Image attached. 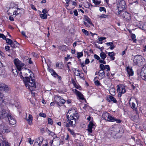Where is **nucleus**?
Returning <instances> with one entry per match:
<instances>
[{
	"label": "nucleus",
	"mask_w": 146,
	"mask_h": 146,
	"mask_svg": "<svg viewBox=\"0 0 146 146\" xmlns=\"http://www.w3.org/2000/svg\"><path fill=\"white\" fill-rule=\"evenodd\" d=\"M54 99L56 104L58 107L62 106L66 102V100L63 99L62 97L58 95L54 96Z\"/></svg>",
	"instance_id": "obj_4"
},
{
	"label": "nucleus",
	"mask_w": 146,
	"mask_h": 146,
	"mask_svg": "<svg viewBox=\"0 0 146 146\" xmlns=\"http://www.w3.org/2000/svg\"><path fill=\"white\" fill-rule=\"evenodd\" d=\"M106 38L105 37H100L98 38L99 41H102L106 39Z\"/></svg>",
	"instance_id": "obj_56"
},
{
	"label": "nucleus",
	"mask_w": 146,
	"mask_h": 146,
	"mask_svg": "<svg viewBox=\"0 0 146 146\" xmlns=\"http://www.w3.org/2000/svg\"><path fill=\"white\" fill-rule=\"evenodd\" d=\"M40 16L43 19H46L47 18V16L45 14H41L40 15Z\"/></svg>",
	"instance_id": "obj_43"
},
{
	"label": "nucleus",
	"mask_w": 146,
	"mask_h": 146,
	"mask_svg": "<svg viewBox=\"0 0 146 146\" xmlns=\"http://www.w3.org/2000/svg\"><path fill=\"white\" fill-rule=\"evenodd\" d=\"M100 56L102 60H104L107 57V55L104 52H102L100 54Z\"/></svg>",
	"instance_id": "obj_29"
},
{
	"label": "nucleus",
	"mask_w": 146,
	"mask_h": 146,
	"mask_svg": "<svg viewBox=\"0 0 146 146\" xmlns=\"http://www.w3.org/2000/svg\"><path fill=\"white\" fill-rule=\"evenodd\" d=\"M93 2L96 5H98L101 3L100 1H98V0H92Z\"/></svg>",
	"instance_id": "obj_39"
},
{
	"label": "nucleus",
	"mask_w": 146,
	"mask_h": 146,
	"mask_svg": "<svg viewBox=\"0 0 146 146\" xmlns=\"http://www.w3.org/2000/svg\"><path fill=\"white\" fill-rule=\"evenodd\" d=\"M21 9L19 8H17L14 10V11L13 12V15H17L21 13L20 11Z\"/></svg>",
	"instance_id": "obj_28"
},
{
	"label": "nucleus",
	"mask_w": 146,
	"mask_h": 146,
	"mask_svg": "<svg viewBox=\"0 0 146 146\" xmlns=\"http://www.w3.org/2000/svg\"><path fill=\"white\" fill-rule=\"evenodd\" d=\"M48 123L50 125H52L53 124V121L52 119L50 118H48Z\"/></svg>",
	"instance_id": "obj_50"
},
{
	"label": "nucleus",
	"mask_w": 146,
	"mask_h": 146,
	"mask_svg": "<svg viewBox=\"0 0 146 146\" xmlns=\"http://www.w3.org/2000/svg\"><path fill=\"white\" fill-rule=\"evenodd\" d=\"M126 70L129 76H132L133 75L134 72L133 71L132 67L129 66H127L126 68Z\"/></svg>",
	"instance_id": "obj_19"
},
{
	"label": "nucleus",
	"mask_w": 146,
	"mask_h": 146,
	"mask_svg": "<svg viewBox=\"0 0 146 146\" xmlns=\"http://www.w3.org/2000/svg\"><path fill=\"white\" fill-rule=\"evenodd\" d=\"M82 68L84 72L85 73H86L87 72V67L86 66H85L84 67H82Z\"/></svg>",
	"instance_id": "obj_54"
},
{
	"label": "nucleus",
	"mask_w": 146,
	"mask_h": 146,
	"mask_svg": "<svg viewBox=\"0 0 146 146\" xmlns=\"http://www.w3.org/2000/svg\"><path fill=\"white\" fill-rule=\"evenodd\" d=\"M108 15L105 14H102L101 15H98V17L100 19L106 18L108 17Z\"/></svg>",
	"instance_id": "obj_35"
},
{
	"label": "nucleus",
	"mask_w": 146,
	"mask_h": 146,
	"mask_svg": "<svg viewBox=\"0 0 146 146\" xmlns=\"http://www.w3.org/2000/svg\"><path fill=\"white\" fill-rule=\"evenodd\" d=\"M74 71H74V73L77 76H80V73L79 72H80V71L79 70H76V69H75L74 70Z\"/></svg>",
	"instance_id": "obj_42"
},
{
	"label": "nucleus",
	"mask_w": 146,
	"mask_h": 146,
	"mask_svg": "<svg viewBox=\"0 0 146 146\" xmlns=\"http://www.w3.org/2000/svg\"><path fill=\"white\" fill-rule=\"evenodd\" d=\"M111 131L110 133L111 135L112 136L114 137L116 136L117 133L114 131H112L111 130H110Z\"/></svg>",
	"instance_id": "obj_36"
},
{
	"label": "nucleus",
	"mask_w": 146,
	"mask_h": 146,
	"mask_svg": "<svg viewBox=\"0 0 146 146\" xmlns=\"http://www.w3.org/2000/svg\"><path fill=\"white\" fill-rule=\"evenodd\" d=\"M117 91L119 93L118 95V97H120L122 96V94L125 93L126 92L125 89V87L123 85H117Z\"/></svg>",
	"instance_id": "obj_6"
},
{
	"label": "nucleus",
	"mask_w": 146,
	"mask_h": 146,
	"mask_svg": "<svg viewBox=\"0 0 146 146\" xmlns=\"http://www.w3.org/2000/svg\"><path fill=\"white\" fill-rule=\"evenodd\" d=\"M99 10L100 11H106L105 8L104 7H100V8Z\"/></svg>",
	"instance_id": "obj_60"
},
{
	"label": "nucleus",
	"mask_w": 146,
	"mask_h": 146,
	"mask_svg": "<svg viewBox=\"0 0 146 146\" xmlns=\"http://www.w3.org/2000/svg\"><path fill=\"white\" fill-rule=\"evenodd\" d=\"M110 129L112 131L115 130L117 133L120 132L123 133V131L121 126L117 125H113L112 127L110 128Z\"/></svg>",
	"instance_id": "obj_8"
},
{
	"label": "nucleus",
	"mask_w": 146,
	"mask_h": 146,
	"mask_svg": "<svg viewBox=\"0 0 146 146\" xmlns=\"http://www.w3.org/2000/svg\"><path fill=\"white\" fill-rule=\"evenodd\" d=\"M34 140H32L30 138H29L28 139V142L31 145H32L33 143Z\"/></svg>",
	"instance_id": "obj_51"
},
{
	"label": "nucleus",
	"mask_w": 146,
	"mask_h": 146,
	"mask_svg": "<svg viewBox=\"0 0 146 146\" xmlns=\"http://www.w3.org/2000/svg\"><path fill=\"white\" fill-rule=\"evenodd\" d=\"M140 73H142V74H146V66L144 67L142 69Z\"/></svg>",
	"instance_id": "obj_38"
},
{
	"label": "nucleus",
	"mask_w": 146,
	"mask_h": 146,
	"mask_svg": "<svg viewBox=\"0 0 146 146\" xmlns=\"http://www.w3.org/2000/svg\"><path fill=\"white\" fill-rule=\"evenodd\" d=\"M98 73V78L99 80H102L105 76V73L104 71H101V70H100Z\"/></svg>",
	"instance_id": "obj_20"
},
{
	"label": "nucleus",
	"mask_w": 146,
	"mask_h": 146,
	"mask_svg": "<svg viewBox=\"0 0 146 146\" xmlns=\"http://www.w3.org/2000/svg\"><path fill=\"white\" fill-rule=\"evenodd\" d=\"M20 72L26 87L30 90H33V87H36L34 80L32 78L31 74H33V73L30 70L26 68H23Z\"/></svg>",
	"instance_id": "obj_1"
},
{
	"label": "nucleus",
	"mask_w": 146,
	"mask_h": 146,
	"mask_svg": "<svg viewBox=\"0 0 146 146\" xmlns=\"http://www.w3.org/2000/svg\"><path fill=\"white\" fill-rule=\"evenodd\" d=\"M8 113L3 108H1L0 110V119L1 118H4L7 115Z\"/></svg>",
	"instance_id": "obj_14"
},
{
	"label": "nucleus",
	"mask_w": 146,
	"mask_h": 146,
	"mask_svg": "<svg viewBox=\"0 0 146 146\" xmlns=\"http://www.w3.org/2000/svg\"><path fill=\"white\" fill-rule=\"evenodd\" d=\"M58 48L62 51H65L66 50L67 46L65 45L58 46Z\"/></svg>",
	"instance_id": "obj_24"
},
{
	"label": "nucleus",
	"mask_w": 146,
	"mask_h": 146,
	"mask_svg": "<svg viewBox=\"0 0 146 146\" xmlns=\"http://www.w3.org/2000/svg\"><path fill=\"white\" fill-rule=\"evenodd\" d=\"M8 118L9 122L10 124L14 125L16 123V121L15 119L12 117L11 115L8 113L7 115L6 116Z\"/></svg>",
	"instance_id": "obj_17"
},
{
	"label": "nucleus",
	"mask_w": 146,
	"mask_h": 146,
	"mask_svg": "<svg viewBox=\"0 0 146 146\" xmlns=\"http://www.w3.org/2000/svg\"><path fill=\"white\" fill-rule=\"evenodd\" d=\"M100 63H102L104 64H106V62L104 60H100Z\"/></svg>",
	"instance_id": "obj_61"
},
{
	"label": "nucleus",
	"mask_w": 146,
	"mask_h": 146,
	"mask_svg": "<svg viewBox=\"0 0 146 146\" xmlns=\"http://www.w3.org/2000/svg\"><path fill=\"white\" fill-rule=\"evenodd\" d=\"M90 62L88 58H86L85 61V64H88Z\"/></svg>",
	"instance_id": "obj_63"
},
{
	"label": "nucleus",
	"mask_w": 146,
	"mask_h": 146,
	"mask_svg": "<svg viewBox=\"0 0 146 146\" xmlns=\"http://www.w3.org/2000/svg\"><path fill=\"white\" fill-rule=\"evenodd\" d=\"M131 38L134 42L135 43L136 42L137 40L135 38V35L134 34H131Z\"/></svg>",
	"instance_id": "obj_32"
},
{
	"label": "nucleus",
	"mask_w": 146,
	"mask_h": 146,
	"mask_svg": "<svg viewBox=\"0 0 146 146\" xmlns=\"http://www.w3.org/2000/svg\"><path fill=\"white\" fill-rule=\"evenodd\" d=\"M83 54L82 52H78L77 53V57L78 59L83 56Z\"/></svg>",
	"instance_id": "obj_34"
},
{
	"label": "nucleus",
	"mask_w": 146,
	"mask_h": 146,
	"mask_svg": "<svg viewBox=\"0 0 146 146\" xmlns=\"http://www.w3.org/2000/svg\"><path fill=\"white\" fill-rule=\"evenodd\" d=\"M13 42V44H15L16 47H17L19 45V43L16 41H14Z\"/></svg>",
	"instance_id": "obj_64"
},
{
	"label": "nucleus",
	"mask_w": 146,
	"mask_h": 146,
	"mask_svg": "<svg viewBox=\"0 0 146 146\" xmlns=\"http://www.w3.org/2000/svg\"><path fill=\"white\" fill-rule=\"evenodd\" d=\"M66 115L68 123L66 124L65 126L67 127L75 126L76 121L79 117L77 111L74 109H72L68 111Z\"/></svg>",
	"instance_id": "obj_2"
},
{
	"label": "nucleus",
	"mask_w": 146,
	"mask_h": 146,
	"mask_svg": "<svg viewBox=\"0 0 146 146\" xmlns=\"http://www.w3.org/2000/svg\"><path fill=\"white\" fill-rule=\"evenodd\" d=\"M95 126L94 124L92 121H90L88 125L87 130L89 133H91L92 131V129L94 128Z\"/></svg>",
	"instance_id": "obj_16"
},
{
	"label": "nucleus",
	"mask_w": 146,
	"mask_h": 146,
	"mask_svg": "<svg viewBox=\"0 0 146 146\" xmlns=\"http://www.w3.org/2000/svg\"><path fill=\"white\" fill-rule=\"evenodd\" d=\"M68 131L70 132V133L74 136H75V133L74 132V131L73 130H71L69 128H68L67 129Z\"/></svg>",
	"instance_id": "obj_40"
},
{
	"label": "nucleus",
	"mask_w": 146,
	"mask_h": 146,
	"mask_svg": "<svg viewBox=\"0 0 146 146\" xmlns=\"http://www.w3.org/2000/svg\"><path fill=\"white\" fill-rule=\"evenodd\" d=\"M14 63L18 70L20 71L22 69V68L25 66V64L22 63L18 59H15L14 60Z\"/></svg>",
	"instance_id": "obj_7"
},
{
	"label": "nucleus",
	"mask_w": 146,
	"mask_h": 146,
	"mask_svg": "<svg viewBox=\"0 0 146 146\" xmlns=\"http://www.w3.org/2000/svg\"><path fill=\"white\" fill-rule=\"evenodd\" d=\"M131 107L132 109L135 110L136 111H137V106L133 102H132L131 106Z\"/></svg>",
	"instance_id": "obj_33"
},
{
	"label": "nucleus",
	"mask_w": 146,
	"mask_h": 146,
	"mask_svg": "<svg viewBox=\"0 0 146 146\" xmlns=\"http://www.w3.org/2000/svg\"><path fill=\"white\" fill-rule=\"evenodd\" d=\"M5 50L7 51H10V47L8 46H5Z\"/></svg>",
	"instance_id": "obj_53"
},
{
	"label": "nucleus",
	"mask_w": 146,
	"mask_h": 146,
	"mask_svg": "<svg viewBox=\"0 0 146 146\" xmlns=\"http://www.w3.org/2000/svg\"><path fill=\"white\" fill-rule=\"evenodd\" d=\"M74 92L79 99L82 100L84 99L83 95L80 92L78 91L77 90L75 89L74 91Z\"/></svg>",
	"instance_id": "obj_18"
},
{
	"label": "nucleus",
	"mask_w": 146,
	"mask_h": 146,
	"mask_svg": "<svg viewBox=\"0 0 146 146\" xmlns=\"http://www.w3.org/2000/svg\"><path fill=\"white\" fill-rule=\"evenodd\" d=\"M71 57H70V55L68 54H67V57H65V60L66 61H68L69 58H71Z\"/></svg>",
	"instance_id": "obj_59"
},
{
	"label": "nucleus",
	"mask_w": 146,
	"mask_h": 146,
	"mask_svg": "<svg viewBox=\"0 0 146 146\" xmlns=\"http://www.w3.org/2000/svg\"><path fill=\"white\" fill-rule=\"evenodd\" d=\"M6 42L8 43L9 44H10L12 43V41L9 38H6Z\"/></svg>",
	"instance_id": "obj_44"
},
{
	"label": "nucleus",
	"mask_w": 146,
	"mask_h": 146,
	"mask_svg": "<svg viewBox=\"0 0 146 146\" xmlns=\"http://www.w3.org/2000/svg\"><path fill=\"white\" fill-rule=\"evenodd\" d=\"M107 100L109 102H112L113 103H117V101L116 100L115 98L111 96H110L108 98Z\"/></svg>",
	"instance_id": "obj_22"
},
{
	"label": "nucleus",
	"mask_w": 146,
	"mask_h": 146,
	"mask_svg": "<svg viewBox=\"0 0 146 146\" xmlns=\"http://www.w3.org/2000/svg\"><path fill=\"white\" fill-rule=\"evenodd\" d=\"M15 4L13 3H11L10 4V7L9 8V9H13L14 10L16 9V7H15L14 6V5Z\"/></svg>",
	"instance_id": "obj_47"
},
{
	"label": "nucleus",
	"mask_w": 146,
	"mask_h": 146,
	"mask_svg": "<svg viewBox=\"0 0 146 146\" xmlns=\"http://www.w3.org/2000/svg\"><path fill=\"white\" fill-rule=\"evenodd\" d=\"M49 71L52 74V75L54 77H56L55 75L56 74V73L52 69L50 68L49 69Z\"/></svg>",
	"instance_id": "obj_37"
},
{
	"label": "nucleus",
	"mask_w": 146,
	"mask_h": 146,
	"mask_svg": "<svg viewBox=\"0 0 146 146\" xmlns=\"http://www.w3.org/2000/svg\"><path fill=\"white\" fill-rule=\"evenodd\" d=\"M115 89L113 87L111 88L109 90L110 94L111 95H113L115 94Z\"/></svg>",
	"instance_id": "obj_26"
},
{
	"label": "nucleus",
	"mask_w": 146,
	"mask_h": 146,
	"mask_svg": "<svg viewBox=\"0 0 146 146\" xmlns=\"http://www.w3.org/2000/svg\"><path fill=\"white\" fill-rule=\"evenodd\" d=\"M31 9H33L35 10L36 11L37 9L35 7V6L33 4H31Z\"/></svg>",
	"instance_id": "obj_62"
},
{
	"label": "nucleus",
	"mask_w": 146,
	"mask_h": 146,
	"mask_svg": "<svg viewBox=\"0 0 146 146\" xmlns=\"http://www.w3.org/2000/svg\"><path fill=\"white\" fill-rule=\"evenodd\" d=\"M99 68L100 69V70H101V71H104V70L106 69V71L108 72V71H110V68L109 65H104L102 64H100Z\"/></svg>",
	"instance_id": "obj_13"
},
{
	"label": "nucleus",
	"mask_w": 146,
	"mask_h": 146,
	"mask_svg": "<svg viewBox=\"0 0 146 146\" xmlns=\"http://www.w3.org/2000/svg\"><path fill=\"white\" fill-rule=\"evenodd\" d=\"M0 37L2 38L4 40L6 39V37L5 35H4L3 34L0 33Z\"/></svg>",
	"instance_id": "obj_52"
},
{
	"label": "nucleus",
	"mask_w": 146,
	"mask_h": 146,
	"mask_svg": "<svg viewBox=\"0 0 146 146\" xmlns=\"http://www.w3.org/2000/svg\"><path fill=\"white\" fill-rule=\"evenodd\" d=\"M123 13L122 17L123 20L127 21H129L131 19L130 14L127 12H123Z\"/></svg>",
	"instance_id": "obj_9"
},
{
	"label": "nucleus",
	"mask_w": 146,
	"mask_h": 146,
	"mask_svg": "<svg viewBox=\"0 0 146 146\" xmlns=\"http://www.w3.org/2000/svg\"><path fill=\"white\" fill-rule=\"evenodd\" d=\"M139 75L142 79L146 82V74H142V73H140Z\"/></svg>",
	"instance_id": "obj_31"
},
{
	"label": "nucleus",
	"mask_w": 146,
	"mask_h": 146,
	"mask_svg": "<svg viewBox=\"0 0 146 146\" xmlns=\"http://www.w3.org/2000/svg\"><path fill=\"white\" fill-rule=\"evenodd\" d=\"M126 5L125 1L124 0H121L117 4V9H118V15L120 14L123 12V10L126 8Z\"/></svg>",
	"instance_id": "obj_3"
},
{
	"label": "nucleus",
	"mask_w": 146,
	"mask_h": 146,
	"mask_svg": "<svg viewBox=\"0 0 146 146\" xmlns=\"http://www.w3.org/2000/svg\"><path fill=\"white\" fill-rule=\"evenodd\" d=\"M82 31L85 34V35H89L88 31L85 29H82Z\"/></svg>",
	"instance_id": "obj_46"
},
{
	"label": "nucleus",
	"mask_w": 146,
	"mask_h": 146,
	"mask_svg": "<svg viewBox=\"0 0 146 146\" xmlns=\"http://www.w3.org/2000/svg\"><path fill=\"white\" fill-rule=\"evenodd\" d=\"M0 140L2 141L0 143V146H10L7 142L4 140L1 134H0Z\"/></svg>",
	"instance_id": "obj_15"
},
{
	"label": "nucleus",
	"mask_w": 146,
	"mask_h": 146,
	"mask_svg": "<svg viewBox=\"0 0 146 146\" xmlns=\"http://www.w3.org/2000/svg\"><path fill=\"white\" fill-rule=\"evenodd\" d=\"M46 131L49 134H50L52 136H53L55 135V134L54 132L50 131L48 129Z\"/></svg>",
	"instance_id": "obj_49"
},
{
	"label": "nucleus",
	"mask_w": 146,
	"mask_h": 146,
	"mask_svg": "<svg viewBox=\"0 0 146 146\" xmlns=\"http://www.w3.org/2000/svg\"><path fill=\"white\" fill-rule=\"evenodd\" d=\"M73 13H74V15L76 16H78V13L76 9H75L74 10L73 12Z\"/></svg>",
	"instance_id": "obj_55"
},
{
	"label": "nucleus",
	"mask_w": 146,
	"mask_h": 146,
	"mask_svg": "<svg viewBox=\"0 0 146 146\" xmlns=\"http://www.w3.org/2000/svg\"><path fill=\"white\" fill-rule=\"evenodd\" d=\"M84 23L85 25L87 27H90L92 24L90 19L87 16H85L84 18Z\"/></svg>",
	"instance_id": "obj_10"
},
{
	"label": "nucleus",
	"mask_w": 146,
	"mask_h": 146,
	"mask_svg": "<svg viewBox=\"0 0 146 146\" xmlns=\"http://www.w3.org/2000/svg\"><path fill=\"white\" fill-rule=\"evenodd\" d=\"M10 88L8 86L4 84H0V91L8 92L10 90Z\"/></svg>",
	"instance_id": "obj_11"
},
{
	"label": "nucleus",
	"mask_w": 146,
	"mask_h": 146,
	"mask_svg": "<svg viewBox=\"0 0 146 146\" xmlns=\"http://www.w3.org/2000/svg\"><path fill=\"white\" fill-rule=\"evenodd\" d=\"M4 101V96L3 94L0 92V103H3Z\"/></svg>",
	"instance_id": "obj_30"
},
{
	"label": "nucleus",
	"mask_w": 146,
	"mask_h": 146,
	"mask_svg": "<svg viewBox=\"0 0 146 146\" xmlns=\"http://www.w3.org/2000/svg\"><path fill=\"white\" fill-rule=\"evenodd\" d=\"M143 60V57L141 55H137L134 57L133 64L134 65L139 66L141 64Z\"/></svg>",
	"instance_id": "obj_5"
},
{
	"label": "nucleus",
	"mask_w": 146,
	"mask_h": 146,
	"mask_svg": "<svg viewBox=\"0 0 146 146\" xmlns=\"http://www.w3.org/2000/svg\"><path fill=\"white\" fill-rule=\"evenodd\" d=\"M109 113L106 112H105L103 113L102 115V117L103 119L106 120H107V119H108V117H109Z\"/></svg>",
	"instance_id": "obj_25"
},
{
	"label": "nucleus",
	"mask_w": 146,
	"mask_h": 146,
	"mask_svg": "<svg viewBox=\"0 0 146 146\" xmlns=\"http://www.w3.org/2000/svg\"><path fill=\"white\" fill-rule=\"evenodd\" d=\"M40 116L43 117H45L46 116V115L44 113H40L39 114Z\"/></svg>",
	"instance_id": "obj_58"
},
{
	"label": "nucleus",
	"mask_w": 146,
	"mask_h": 146,
	"mask_svg": "<svg viewBox=\"0 0 146 146\" xmlns=\"http://www.w3.org/2000/svg\"><path fill=\"white\" fill-rule=\"evenodd\" d=\"M42 141H40V139L38 138L36 140L33 146H40L42 144Z\"/></svg>",
	"instance_id": "obj_23"
},
{
	"label": "nucleus",
	"mask_w": 146,
	"mask_h": 146,
	"mask_svg": "<svg viewBox=\"0 0 146 146\" xmlns=\"http://www.w3.org/2000/svg\"><path fill=\"white\" fill-rule=\"evenodd\" d=\"M94 83L95 84L98 86H101V83L98 80H96V81H94Z\"/></svg>",
	"instance_id": "obj_41"
},
{
	"label": "nucleus",
	"mask_w": 146,
	"mask_h": 146,
	"mask_svg": "<svg viewBox=\"0 0 146 146\" xmlns=\"http://www.w3.org/2000/svg\"><path fill=\"white\" fill-rule=\"evenodd\" d=\"M32 118L33 117L31 115L29 114L28 117V118L27 119V121L29 125L32 124Z\"/></svg>",
	"instance_id": "obj_27"
},
{
	"label": "nucleus",
	"mask_w": 146,
	"mask_h": 146,
	"mask_svg": "<svg viewBox=\"0 0 146 146\" xmlns=\"http://www.w3.org/2000/svg\"><path fill=\"white\" fill-rule=\"evenodd\" d=\"M94 58L97 60H99V62H100V60H101V59H100V57L96 54H95L94 55Z\"/></svg>",
	"instance_id": "obj_48"
},
{
	"label": "nucleus",
	"mask_w": 146,
	"mask_h": 146,
	"mask_svg": "<svg viewBox=\"0 0 146 146\" xmlns=\"http://www.w3.org/2000/svg\"><path fill=\"white\" fill-rule=\"evenodd\" d=\"M107 120L111 122H114L116 121L117 123H120L121 122V120L119 119H116L114 117H112L110 114L109 116V117H108V119H107Z\"/></svg>",
	"instance_id": "obj_12"
},
{
	"label": "nucleus",
	"mask_w": 146,
	"mask_h": 146,
	"mask_svg": "<svg viewBox=\"0 0 146 146\" xmlns=\"http://www.w3.org/2000/svg\"><path fill=\"white\" fill-rule=\"evenodd\" d=\"M115 55V54L113 52H109L108 53V55L110 57L114 56Z\"/></svg>",
	"instance_id": "obj_45"
},
{
	"label": "nucleus",
	"mask_w": 146,
	"mask_h": 146,
	"mask_svg": "<svg viewBox=\"0 0 146 146\" xmlns=\"http://www.w3.org/2000/svg\"><path fill=\"white\" fill-rule=\"evenodd\" d=\"M0 63L1 64L0 66V75L3 74L5 72V66H3L2 63L0 62Z\"/></svg>",
	"instance_id": "obj_21"
},
{
	"label": "nucleus",
	"mask_w": 146,
	"mask_h": 146,
	"mask_svg": "<svg viewBox=\"0 0 146 146\" xmlns=\"http://www.w3.org/2000/svg\"><path fill=\"white\" fill-rule=\"evenodd\" d=\"M115 48V46L113 44L112 45H111L110 47L108 49H110L111 50H112Z\"/></svg>",
	"instance_id": "obj_57"
}]
</instances>
